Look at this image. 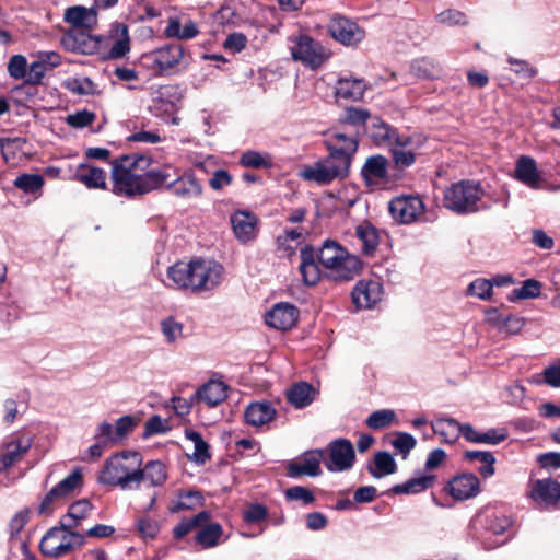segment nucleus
I'll use <instances>...</instances> for the list:
<instances>
[{"label":"nucleus","instance_id":"nucleus-48","mask_svg":"<svg viewBox=\"0 0 560 560\" xmlns=\"http://www.w3.org/2000/svg\"><path fill=\"white\" fill-rule=\"evenodd\" d=\"M322 161L316 162L313 166H308L301 172V176L305 180L315 182L320 185L331 183L335 177Z\"/></svg>","mask_w":560,"mask_h":560},{"label":"nucleus","instance_id":"nucleus-44","mask_svg":"<svg viewBox=\"0 0 560 560\" xmlns=\"http://www.w3.org/2000/svg\"><path fill=\"white\" fill-rule=\"evenodd\" d=\"M287 397L295 408H304L314 400V390L310 384L299 383L287 392Z\"/></svg>","mask_w":560,"mask_h":560},{"label":"nucleus","instance_id":"nucleus-64","mask_svg":"<svg viewBox=\"0 0 560 560\" xmlns=\"http://www.w3.org/2000/svg\"><path fill=\"white\" fill-rule=\"evenodd\" d=\"M95 118L96 116L93 112L84 109L68 115L66 117V122L73 128H84L90 126Z\"/></svg>","mask_w":560,"mask_h":560},{"label":"nucleus","instance_id":"nucleus-7","mask_svg":"<svg viewBox=\"0 0 560 560\" xmlns=\"http://www.w3.org/2000/svg\"><path fill=\"white\" fill-rule=\"evenodd\" d=\"M85 538L82 534L73 529H67L61 526L50 528L42 538L39 549L44 556L58 558L71 551L74 548L82 547Z\"/></svg>","mask_w":560,"mask_h":560},{"label":"nucleus","instance_id":"nucleus-43","mask_svg":"<svg viewBox=\"0 0 560 560\" xmlns=\"http://www.w3.org/2000/svg\"><path fill=\"white\" fill-rule=\"evenodd\" d=\"M369 472L374 478H382L384 476L394 474L397 465L393 456L387 452H378L374 456L373 465L368 467Z\"/></svg>","mask_w":560,"mask_h":560},{"label":"nucleus","instance_id":"nucleus-17","mask_svg":"<svg viewBox=\"0 0 560 560\" xmlns=\"http://www.w3.org/2000/svg\"><path fill=\"white\" fill-rule=\"evenodd\" d=\"M233 233L242 244L254 241L257 236V215L248 210H236L230 217Z\"/></svg>","mask_w":560,"mask_h":560},{"label":"nucleus","instance_id":"nucleus-27","mask_svg":"<svg viewBox=\"0 0 560 560\" xmlns=\"http://www.w3.org/2000/svg\"><path fill=\"white\" fill-rule=\"evenodd\" d=\"M168 189L178 198L192 200L202 195V185L192 173H185L168 185Z\"/></svg>","mask_w":560,"mask_h":560},{"label":"nucleus","instance_id":"nucleus-33","mask_svg":"<svg viewBox=\"0 0 560 560\" xmlns=\"http://www.w3.org/2000/svg\"><path fill=\"white\" fill-rule=\"evenodd\" d=\"M74 176L88 188L104 189L106 187V173L100 167L81 164Z\"/></svg>","mask_w":560,"mask_h":560},{"label":"nucleus","instance_id":"nucleus-11","mask_svg":"<svg viewBox=\"0 0 560 560\" xmlns=\"http://www.w3.org/2000/svg\"><path fill=\"white\" fill-rule=\"evenodd\" d=\"M327 30L335 40L345 46H354L365 37L364 30L358 23L342 15L332 16Z\"/></svg>","mask_w":560,"mask_h":560},{"label":"nucleus","instance_id":"nucleus-60","mask_svg":"<svg viewBox=\"0 0 560 560\" xmlns=\"http://www.w3.org/2000/svg\"><path fill=\"white\" fill-rule=\"evenodd\" d=\"M436 20L439 23L455 26V25H467L468 19L466 14L462 11L448 9L436 15Z\"/></svg>","mask_w":560,"mask_h":560},{"label":"nucleus","instance_id":"nucleus-54","mask_svg":"<svg viewBox=\"0 0 560 560\" xmlns=\"http://www.w3.org/2000/svg\"><path fill=\"white\" fill-rule=\"evenodd\" d=\"M410 72L420 79H433L438 77L439 69L435 67V65L427 59H418L415 60L410 66Z\"/></svg>","mask_w":560,"mask_h":560},{"label":"nucleus","instance_id":"nucleus-52","mask_svg":"<svg viewBox=\"0 0 560 560\" xmlns=\"http://www.w3.org/2000/svg\"><path fill=\"white\" fill-rule=\"evenodd\" d=\"M540 283L536 280L528 279L524 281L522 287L516 288L509 295V301L534 299L540 294Z\"/></svg>","mask_w":560,"mask_h":560},{"label":"nucleus","instance_id":"nucleus-57","mask_svg":"<svg viewBox=\"0 0 560 560\" xmlns=\"http://www.w3.org/2000/svg\"><path fill=\"white\" fill-rule=\"evenodd\" d=\"M493 283L489 279L478 278L467 288V294L480 300H490L492 295Z\"/></svg>","mask_w":560,"mask_h":560},{"label":"nucleus","instance_id":"nucleus-45","mask_svg":"<svg viewBox=\"0 0 560 560\" xmlns=\"http://www.w3.org/2000/svg\"><path fill=\"white\" fill-rule=\"evenodd\" d=\"M325 166H327L331 175L336 178H345L349 174L350 165L352 163V159L343 156L339 153H335L334 151H329V155L320 160Z\"/></svg>","mask_w":560,"mask_h":560},{"label":"nucleus","instance_id":"nucleus-20","mask_svg":"<svg viewBox=\"0 0 560 560\" xmlns=\"http://www.w3.org/2000/svg\"><path fill=\"white\" fill-rule=\"evenodd\" d=\"M33 440L30 436L13 438L3 443V452L0 453V471H4L20 462L31 448Z\"/></svg>","mask_w":560,"mask_h":560},{"label":"nucleus","instance_id":"nucleus-18","mask_svg":"<svg viewBox=\"0 0 560 560\" xmlns=\"http://www.w3.org/2000/svg\"><path fill=\"white\" fill-rule=\"evenodd\" d=\"M299 314L298 307L293 304L280 302L266 313L265 322L275 329L289 330L296 324Z\"/></svg>","mask_w":560,"mask_h":560},{"label":"nucleus","instance_id":"nucleus-55","mask_svg":"<svg viewBox=\"0 0 560 560\" xmlns=\"http://www.w3.org/2000/svg\"><path fill=\"white\" fill-rule=\"evenodd\" d=\"M161 330L168 343H175L183 336V324L170 316L161 322Z\"/></svg>","mask_w":560,"mask_h":560},{"label":"nucleus","instance_id":"nucleus-47","mask_svg":"<svg viewBox=\"0 0 560 560\" xmlns=\"http://www.w3.org/2000/svg\"><path fill=\"white\" fill-rule=\"evenodd\" d=\"M355 235L362 243V250L365 254H372L378 245V234L370 223H363L357 226Z\"/></svg>","mask_w":560,"mask_h":560},{"label":"nucleus","instance_id":"nucleus-28","mask_svg":"<svg viewBox=\"0 0 560 560\" xmlns=\"http://www.w3.org/2000/svg\"><path fill=\"white\" fill-rule=\"evenodd\" d=\"M228 388L223 382L211 380L195 393L191 400H200L209 407H214L228 397Z\"/></svg>","mask_w":560,"mask_h":560},{"label":"nucleus","instance_id":"nucleus-40","mask_svg":"<svg viewBox=\"0 0 560 560\" xmlns=\"http://www.w3.org/2000/svg\"><path fill=\"white\" fill-rule=\"evenodd\" d=\"M463 458L470 463H479V474L483 478H489L494 474L495 457L488 451H467L464 453Z\"/></svg>","mask_w":560,"mask_h":560},{"label":"nucleus","instance_id":"nucleus-49","mask_svg":"<svg viewBox=\"0 0 560 560\" xmlns=\"http://www.w3.org/2000/svg\"><path fill=\"white\" fill-rule=\"evenodd\" d=\"M44 178L39 174L24 173L14 180V186L26 194H35L42 189Z\"/></svg>","mask_w":560,"mask_h":560},{"label":"nucleus","instance_id":"nucleus-1","mask_svg":"<svg viewBox=\"0 0 560 560\" xmlns=\"http://www.w3.org/2000/svg\"><path fill=\"white\" fill-rule=\"evenodd\" d=\"M174 288L202 293L214 290L224 278V268L213 260L196 258L189 262L178 261L167 269Z\"/></svg>","mask_w":560,"mask_h":560},{"label":"nucleus","instance_id":"nucleus-30","mask_svg":"<svg viewBox=\"0 0 560 560\" xmlns=\"http://www.w3.org/2000/svg\"><path fill=\"white\" fill-rule=\"evenodd\" d=\"M514 177L530 188H537L540 183V175L534 159L522 155L516 161Z\"/></svg>","mask_w":560,"mask_h":560},{"label":"nucleus","instance_id":"nucleus-50","mask_svg":"<svg viewBox=\"0 0 560 560\" xmlns=\"http://www.w3.org/2000/svg\"><path fill=\"white\" fill-rule=\"evenodd\" d=\"M141 178H142V191L143 195L150 192L151 190H154L159 188L161 185H163L166 179L168 178V175L164 171L160 170H144L141 172Z\"/></svg>","mask_w":560,"mask_h":560},{"label":"nucleus","instance_id":"nucleus-42","mask_svg":"<svg viewBox=\"0 0 560 560\" xmlns=\"http://www.w3.org/2000/svg\"><path fill=\"white\" fill-rule=\"evenodd\" d=\"M435 434H439L443 442L454 443L460 436L459 422L453 418H442L432 423Z\"/></svg>","mask_w":560,"mask_h":560},{"label":"nucleus","instance_id":"nucleus-31","mask_svg":"<svg viewBox=\"0 0 560 560\" xmlns=\"http://www.w3.org/2000/svg\"><path fill=\"white\" fill-rule=\"evenodd\" d=\"M276 409L268 401H257L247 406L244 417L247 424L261 427L276 417Z\"/></svg>","mask_w":560,"mask_h":560},{"label":"nucleus","instance_id":"nucleus-4","mask_svg":"<svg viewBox=\"0 0 560 560\" xmlns=\"http://www.w3.org/2000/svg\"><path fill=\"white\" fill-rule=\"evenodd\" d=\"M318 261L336 280H351L362 269V262L337 242L326 240L317 253Z\"/></svg>","mask_w":560,"mask_h":560},{"label":"nucleus","instance_id":"nucleus-22","mask_svg":"<svg viewBox=\"0 0 560 560\" xmlns=\"http://www.w3.org/2000/svg\"><path fill=\"white\" fill-rule=\"evenodd\" d=\"M383 295V287L378 281H359L352 291V300L359 308H371Z\"/></svg>","mask_w":560,"mask_h":560},{"label":"nucleus","instance_id":"nucleus-62","mask_svg":"<svg viewBox=\"0 0 560 560\" xmlns=\"http://www.w3.org/2000/svg\"><path fill=\"white\" fill-rule=\"evenodd\" d=\"M240 163L246 167L259 168L269 167L271 165L268 156L257 151H246L242 154Z\"/></svg>","mask_w":560,"mask_h":560},{"label":"nucleus","instance_id":"nucleus-24","mask_svg":"<svg viewBox=\"0 0 560 560\" xmlns=\"http://www.w3.org/2000/svg\"><path fill=\"white\" fill-rule=\"evenodd\" d=\"M61 44L67 50L84 55L92 54L97 47V42L82 28L68 31L62 36Z\"/></svg>","mask_w":560,"mask_h":560},{"label":"nucleus","instance_id":"nucleus-59","mask_svg":"<svg viewBox=\"0 0 560 560\" xmlns=\"http://www.w3.org/2000/svg\"><path fill=\"white\" fill-rule=\"evenodd\" d=\"M8 73L11 78L20 80L27 77V60L23 55H13L8 62Z\"/></svg>","mask_w":560,"mask_h":560},{"label":"nucleus","instance_id":"nucleus-26","mask_svg":"<svg viewBox=\"0 0 560 560\" xmlns=\"http://www.w3.org/2000/svg\"><path fill=\"white\" fill-rule=\"evenodd\" d=\"M107 39L112 42V46L109 48L110 58H121L129 52L130 37L128 26L125 23H112L108 30Z\"/></svg>","mask_w":560,"mask_h":560},{"label":"nucleus","instance_id":"nucleus-58","mask_svg":"<svg viewBox=\"0 0 560 560\" xmlns=\"http://www.w3.org/2000/svg\"><path fill=\"white\" fill-rule=\"evenodd\" d=\"M186 438L194 442L195 452L194 459L199 463H205L210 458V454L208 451V444L203 441L202 436L196 431H186Z\"/></svg>","mask_w":560,"mask_h":560},{"label":"nucleus","instance_id":"nucleus-63","mask_svg":"<svg viewBox=\"0 0 560 560\" xmlns=\"http://www.w3.org/2000/svg\"><path fill=\"white\" fill-rule=\"evenodd\" d=\"M268 516V510L264 504L253 503L243 511V520L248 524L259 523Z\"/></svg>","mask_w":560,"mask_h":560},{"label":"nucleus","instance_id":"nucleus-16","mask_svg":"<svg viewBox=\"0 0 560 560\" xmlns=\"http://www.w3.org/2000/svg\"><path fill=\"white\" fill-rule=\"evenodd\" d=\"M418 150L419 144L413 137L404 135L401 138H397L396 143L389 148L394 173L400 174V171L413 165Z\"/></svg>","mask_w":560,"mask_h":560},{"label":"nucleus","instance_id":"nucleus-3","mask_svg":"<svg viewBox=\"0 0 560 560\" xmlns=\"http://www.w3.org/2000/svg\"><path fill=\"white\" fill-rule=\"evenodd\" d=\"M142 457L137 452H121L106 459L98 475L102 485L117 486L122 490L139 488Z\"/></svg>","mask_w":560,"mask_h":560},{"label":"nucleus","instance_id":"nucleus-39","mask_svg":"<svg viewBox=\"0 0 560 560\" xmlns=\"http://www.w3.org/2000/svg\"><path fill=\"white\" fill-rule=\"evenodd\" d=\"M371 118L372 117L368 109L351 106L345 109V113L340 118V124L345 127H353L355 129V133L359 135L360 129L365 131Z\"/></svg>","mask_w":560,"mask_h":560},{"label":"nucleus","instance_id":"nucleus-8","mask_svg":"<svg viewBox=\"0 0 560 560\" xmlns=\"http://www.w3.org/2000/svg\"><path fill=\"white\" fill-rule=\"evenodd\" d=\"M293 60L300 61L311 70H317L330 58V51L308 35L295 37L290 48Z\"/></svg>","mask_w":560,"mask_h":560},{"label":"nucleus","instance_id":"nucleus-23","mask_svg":"<svg viewBox=\"0 0 560 560\" xmlns=\"http://www.w3.org/2000/svg\"><path fill=\"white\" fill-rule=\"evenodd\" d=\"M325 145L328 151L353 159L359 145L358 135L340 130L331 131L325 140Z\"/></svg>","mask_w":560,"mask_h":560},{"label":"nucleus","instance_id":"nucleus-5","mask_svg":"<svg viewBox=\"0 0 560 560\" xmlns=\"http://www.w3.org/2000/svg\"><path fill=\"white\" fill-rule=\"evenodd\" d=\"M140 63L154 75L166 77L179 72L188 61L180 44H167L143 54Z\"/></svg>","mask_w":560,"mask_h":560},{"label":"nucleus","instance_id":"nucleus-6","mask_svg":"<svg viewBox=\"0 0 560 560\" xmlns=\"http://www.w3.org/2000/svg\"><path fill=\"white\" fill-rule=\"evenodd\" d=\"M482 189L479 183L460 180L450 186L443 198L445 208L457 213H469L479 211Z\"/></svg>","mask_w":560,"mask_h":560},{"label":"nucleus","instance_id":"nucleus-21","mask_svg":"<svg viewBox=\"0 0 560 560\" xmlns=\"http://www.w3.org/2000/svg\"><path fill=\"white\" fill-rule=\"evenodd\" d=\"M450 495L464 501L476 497L480 491V482L474 474H462L454 477L446 487Z\"/></svg>","mask_w":560,"mask_h":560},{"label":"nucleus","instance_id":"nucleus-25","mask_svg":"<svg viewBox=\"0 0 560 560\" xmlns=\"http://www.w3.org/2000/svg\"><path fill=\"white\" fill-rule=\"evenodd\" d=\"M365 132L369 133L373 142L378 147L390 148L396 143L397 138H401L404 135L383 121L378 117H372L369 125L366 126Z\"/></svg>","mask_w":560,"mask_h":560},{"label":"nucleus","instance_id":"nucleus-51","mask_svg":"<svg viewBox=\"0 0 560 560\" xmlns=\"http://www.w3.org/2000/svg\"><path fill=\"white\" fill-rule=\"evenodd\" d=\"M396 419V413L392 409H380L372 412L365 423L373 430L384 429L390 425Z\"/></svg>","mask_w":560,"mask_h":560},{"label":"nucleus","instance_id":"nucleus-35","mask_svg":"<svg viewBox=\"0 0 560 560\" xmlns=\"http://www.w3.org/2000/svg\"><path fill=\"white\" fill-rule=\"evenodd\" d=\"M198 33V26L194 21L189 20L182 25L178 18H171L164 30V35L167 38H177L180 40L191 39L196 37Z\"/></svg>","mask_w":560,"mask_h":560},{"label":"nucleus","instance_id":"nucleus-34","mask_svg":"<svg viewBox=\"0 0 560 560\" xmlns=\"http://www.w3.org/2000/svg\"><path fill=\"white\" fill-rule=\"evenodd\" d=\"M300 272L304 283L307 285H314L320 279V270L314 260V250L312 247H305L301 250Z\"/></svg>","mask_w":560,"mask_h":560},{"label":"nucleus","instance_id":"nucleus-2","mask_svg":"<svg viewBox=\"0 0 560 560\" xmlns=\"http://www.w3.org/2000/svg\"><path fill=\"white\" fill-rule=\"evenodd\" d=\"M151 164L143 154H124L112 162L113 192L135 197L143 195L141 172Z\"/></svg>","mask_w":560,"mask_h":560},{"label":"nucleus","instance_id":"nucleus-37","mask_svg":"<svg viewBox=\"0 0 560 560\" xmlns=\"http://www.w3.org/2000/svg\"><path fill=\"white\" fill-rule=\"evenodd\" d=\"M63 18L73 28L91 27L96 22L95 12L81 5L68 8Z\"/></svg>","mask_w":560,"mask_h":560},{"label":"nucleus","instance_id":"nucleus-61","mask_svg":"<svg viewBox=\"0 0 560 560\" xmlns=\"http://www.w3.org/2000/svg\"><path fill=\"white\" fill-rule=\"evenodd\" d=\"M513 525V521L506 515H492L487 520V529L494 535H502Z\"/></svg>","mask_w":560,"mask_h":560},{"label":"nucleus","instance_id":"nucleus-29","mask_svg":"<svg viewBox=\"0 0 560 560\" xmlns=\"http://www.w3.org/2000/svg\"><path fill=\"white\" fill-rule=\"evenodd\" d=\"M532 495L540 506L555 505L560 500V483L552 479L537 480Z\"/></svg>","mask_w":560,"mask_h":560},{"label":"nucleus","instance_id":"nucleus-15","mask_svg":"<svg viewBox=\"0 0 560 560\" xmlns=\"http://www.w3.org/2000/svg\"><path fill=\"white\" fill-rule=\"evenodd\" d=\"M354 459L355 454L351 442L339 439L329 443L328 458L324 463L330 471H343L352 467Z\"/></svg>","mask_w":560,"mask_h":560},{"label":"nucleus","instance_id":"nucleus-46","mask_svg":"<svg viewBox=\"0 0 560 560\" xmlns=\"http://www.w3.org/2000/svg\"><path fill=\"white\" fill-rule=\"evenodd\" d=\"M223 534L222 526L219 523H211L201 527L196 534V541L202 548H212L219 544Z\"/></svg>","mask_w":560,"mask_h":560},{"label":"nucleus","instance_id":"nucleus-10","mask_svg":"<svg viewBox=\"0 0 560 560\" xmlns=\"http://www.w3.org/2000/svg\"><path fill=\"white\" fill-rule=\"evenodd\" d=\"M83 486V475L81 468H75L70 475L52 487L42 500L38 506L39 514L50 512L55 502L62 501L74 493L77 489Z\"/></svg>","mask_w":560,"mask_h":560},{"label":"nucleus","instance_id":"nucleus-12","mask_svg":"<svg viewBox=\"0 0 560 560\" xmlns=\"http://www.w3.org/2000/svg\"><path fill=\"white\" fill-rule=\"evenodd\" d=\"M183 98L182 90L176 84L161 85L152 92L150 112L158 117L172 115Z\"/></svg>","mask_w":560,"mask_h":560},{"label":"nucleus","instance_id":"nucleus-19","mask_svg":"<svg viewBox=\"0 0 560 560\" xmlns=\"http://www.w3.org/2000/svg\"><path fill=\"white\" fill-rule=\"evenodd\" d=\"M325 460L319 450L306 452L301 458L288 466V475L296 478L300 476H319L322 474L320 463Z\"/></svg>","mask_w":560,"mask_h":560},{"label":"nucleus","instance_id":"nucleus-13","mask_svg":"<svg viewBox=\"0 0 560 560\" xmlns=\"http://www.w3.org/2000/svg\"><path fill=\"white\" fill-rule=\"evenodd\" d=\"M61 63V56L56 51H38L35 60L28 66V74L24 84L14 88L15 94L24 90V85H38L42 83L45 73L58 67Z\"/></svg>","mask_w":560,"mask_h":560},{"label":"nucleus","instance_id":"nucleus-53","mask_svg":"<svg viewBox=\"0 0 560 560\" xmlns=\"http://www.w3.org/2000/svg\"><path fill=\"white\" fill-rule=\"evenodd\" d=\"M202 501V497L198 491H188L179 494V499L176 502H172L170 511L177 513L184 510H192L199 505Z\"/></svg>","mask_w":560,"mask_h":560},{"label":"nucleus","instance_id":"nucleus-14","mask_svg":"<svg viewBox=\"0 0 560 560\" xmlns=\"http://www.w3.org/2000/svg\"><path fill=\"white\" fill-rule=\"evenodd\" d=\"M388 209L393 219L409 224L423 214L424 205L418 196H399L390 200Z\"/></svg>","mask_w":560,"mask_h":560},{"label":"nucleus","instance_id":"nucleus-32","mask_svg":"<svg viewBox=\"0 0 560 560\" xmlns=\"http://www.w3.org/2000/svg\"><path fill=\"white\" fill-rule=\"evenodd\" d=\"M92 510L93 505L88 499L78 500L69 506L67 514L61 516L60 524L63 528L74 530Z\"/></svg>","mask_w":560,"mask_h":560},{"label":"nucleus","instance_id":"nucleus-36","mask_svg":"<svg viewBox=\"0 0 560 560\" xmlns=\"http://www.w3.org/2000/svg\"><path fill=\"white\" fill-rule=\"evenodd\" d=\"M139 485L142 481H149L151 487H160L167 479L165 465L160 460H150L143 467L140 466Z\"/></svg>","mask_w":560,"mask_h":560},{"label":"nucleus","instance_id":"nucleus-56","mask_svg":"<svg viewBox=\"0 0 560 560\" xmlns=\"http://www.w3.org/2000/svg\"><path fill=\"white\" fill-rule=\"evenodd\" d=\"M416 439L406 432H396L395 439L392 441L393 447L402 456V458H407L409 453L416 447Z\"/></svg>","mask_w":560,"mask_h":560},{"label":"nucleus","instance_id":"nucleus-38","mask_svg":"<svg viewBox=\"0 0 560 560\" xmlns=\"http://www.w3.org/2000/svg\"><path fill=\"white\" fill-rule=\"evenodd\" d=\"M435 480V476L431 474L421 475L411 478L404 483L393 487L392 491L397 494H415L429 489Z\"/></svg>","mask_w":560,"mask_h":560},{"label":"nucleus","instance_id":"nucleus-9","mask_svg":"<svg viewBox=\"0 0 560 560\" xmlns=\"http://www.w3.org/2000/svg\"><path fill=\"white\" fill-rule=\"evenodd\" d=\"M360 175L370 189H382L401 177L400 174L389 172V161L382 154L366 158Z\"/></svg>","mask_w":560,"mask_h":560},{"label":"nucleus","instance_id":"nucleus-41","mask_svg":"<svg viewBox=\"0 0 560 560\" xmlns=\"http://www.w3.org/2000/svg\"><path fill=\"white\" fill-rule=\"evenodd\" d=\"M365 85L359 79H340L336 88V96L343 100L359 101L364 94Z\"/></svg>","mask_w":560,"mask_h":560}]
</instances>
